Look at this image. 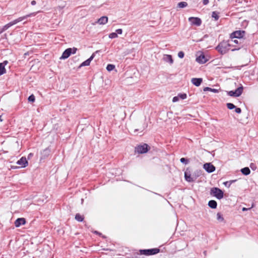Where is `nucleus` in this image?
<instances>
[{
  "label": "nucleus",
  "mask_w": 258,
  "mask_h": 258,
  "mask_svg": "<svg viewBox=\"0 0 258 258\" xmlns=\"http://www.w3.org/2000/svg\"><path fill=\"white\" fill-rule=\"evenodd\" d=\"M235 46L228 41H223L216 46V49L221 54H224L229 51L230 47Z\"/></svg>",
  "instance_id": "f257e3e1"
},
{
  "label": "nucleus",
  "mask_w": 258,
  "mask_h": 258,
  "mask_svg": "<svg viewBox=\"0 0 258 258\" xmlns=\"http://www.w3.org/2000/svg\"><path fill=\"white\" fill-rule=\"evenodd\" d=\"M35 15H36L35 13H30L28 15H27L26 16H24L23 17H19V18L9 23L8 24L5 25L3 28L2 31H4L7 30L9 28L12 26L13 25L16 24L18 22H20L27 19L28 17L34 16Z\"/></svg>",
  "instance_id": "f03ea898"
},
{
  "label": "nucleus",
  "mask_w": 258,
  "mask_h": 258,
  "mask_svg": "<svg viewBox=\"0 0 258 258\" xmlns=\"http://www.w3.org/2000/svg\"><path fill=\"white\" fill-rule=\"evenodd\" d=\"M211 194L218 199H221L223 198V192L217 187H213L211 189Z\"/></svg>",
  "instance_id": "7ed1b4c3"
},
{
  "label": "nucleus",
  "mask_w": 258,
  "mask_h": 258,
  "mask_svg": "<svg viewBox=\"0 0 258 258\" xmlns=\"http://www.w3.org/2000/svg\"><path fill=\"white\" fill-rule=\"evenodd\" d=\"M148 151V146L146 144L140 145L135 148V152L139 154H144Z\"/></svg>",
  "instance_id": "20e7f679"
},
{
  "label": "nucleus",
  "mask_w": 258,
  "mask_h": 258,
  "mask_svg": "<svg viewBox=\"0 0 258 258\" xmlns=\"http://www.w3.org/2000/svg\"><path fill=\"white\" fill-rule=\"evenodd\" d=\"M243 92V87L241 86L236 89L235 91H230L227 92V94L230 96L239 97Z\"/></svg>",
  "instance_id": "39448f33"
},
{
  "label": "nucleus",
  "mask_w": 258,
  "mask_h": 258,
  "mask_svg": "<svg viewBox=\"0 0 258 258\" xmlns=\"http://www.w3.org/2000/svg\"><path fill=\"white\" fill-rule=\"evenodd\" d=\"M160 250L159 248H152L149 249H144L141 250L140 252L142 254H145L147 255H150L155 254L159 252Z\"/></svg>",
  "instance_id": "423d86ee"
},
{
  "label": "nucleus",
  "mask_w": 258,
  "mask_h": 258,
  "mask_svg": "<svg viewBox=\"0 0 258 258\" xmlns=\"http://www.w3.org/2000/svg\"><path fill=\"white\" fill-rule=\"evenodd\" d=\"M185 179L188 182H193L195 181V178L193 177L192 174H190V171L187 168L184 172Z\"/></svg>",
  "instance_id": "0eeeda50"
},
{
  "label": "nucleus",
  "mask_w": 258,
  "mask_h": 258,
  "mask_svg": "<svg viewBox=\"0 0 258 258\" xmlns=\"http://www.w3.org/2000/svg\"><path fill=\"white\" fill-rule=\"evenodd\" d=\"M203 168L208 173H212L215 170V166L211 163L204 164Z\"/></svg>",
  "instance_id": "6e6552de"
},
{
  "label": "nucleus",
  "mask_w": 258,
  "mask_h": 258,
  "mask_svg": "<svg viewBox=\"0 0 258 258\" xmlns=\"http://www.w3.org/2000/svg\"><path fill=\"white\" fill-rule=\"evenodd\" d=\"M188 21L190 22L191 25L199 26L201 25L202 23L201 20L197 17H189Z\"/></svg>",
  "instance_id": "1a4fd4ad"
},
{
  "label": "nucleus",
  "mask_w": 258,
  "mask_h": 258,
  "mask_svg": "<svg viewBox=\"0 0 258 258\" xmlns=\"http://www.w3.org/2000/svg\"><path fill=\"white\" fill-rule=\"evenodd\" d=\"M244 32L242 31H236L230 34V38H241L243 37Z\"/></svg>",
  "instance_id": "9d476101"
},
{
  "label": "nucleus",
  "mask_w": 258,
  "mask_h": 258,
  "mask_svg": "<svg viewBox=\"0 0 258 258\" xmlns=\"http://www.w3.org/2000/svg\"><path fill=\"white\" fill-rule=\"evenodd\" d=\"M71 52H72L71 48H69L66 49L62 53V54L61 56V57H60V59H64L68 58L71 54Z\"/></svg>",
  "instance_id": "9b49d317"
},
{
  "label": "nucleus",
  "mask_w": 258,
  "mask_h": 258,
  "mask_svg": "<svg viewBox=\"0 0 258 258\" xmlns=\"http://www.w3.org/2000/svg\"><path fill=\"white\" fill-rule=\"evenodd\" d=\"M17 164L20 165L21 167H25L28 165V161L25 157H22L17 162Z\"/></svg>",
  "instance_id": "f8f14e48"
},
{
  "label": "nucleus",
  "mask_w": 258,
  "mask_h": 258,
  "mask_svg": "<svg viewBox=\"0 0 258 258\" xmlns=\"http://www.w3.org/2000/svg\"><path fill=\"white\" fill-rule=\"evenodd\" d=\"M26 221L24 218H18L15 222V226L16 227H19L21 225H24Z\"/></svg>",
  "instance_id": "ddd939ff"
},
{
  "label": "nucleus",
  "mask_w": 258,
  "mask_h": 258,
  "mask_svg": "<svg viewBox=\"0 0 258 258\" xmlns=\"http://www.w3.org/2000/svg\"><path fill=\"white\" fill-rule=\"evenodd\" d=\"M164 61L169 62L170 64H172L173 62V59L171 55L164 54L163 57Z\"/></svg>",
  "instance_id": "4468645a"
},
{
  "label": "nucleus",
  "mask_w": 258,
  "mask_h": 258,
  "mask_svg": "<svg viewBox=\"0 0 258 258\" xmlns=\"http://www.w3.org/2000/svg\"><path fill=\"white\" fill-rule=\"evenodd\" d=\"M108 22V18L106 16H102L100 18H99L97 23L100 25H104L106 24Z\"/></svg>",
  "instance_id": "2eb2a0df"
},
{
  "label": "nucleus",
  "mask_w": 258,
  "mask_h": 258,
  "mask_svg": "<svg viewBox=\"0 0 258 258\" xmlns=\"http://www.w3.org/2000/svg\"><path fill=\"white\" fill-rule=\"evenodd\" d=\"M202 78H192L191 80V83L196 86H199L202 82Z\"/></svg>",
  "instance_id": "dca6fc26"
},
{
  "label": "nucleus",
  "mask_w": 258,
  "mask_h": 258,
  "mask_svg": "<svg viewBox=\"0 0 258 258\" xmlns=\"http://www.w3.org/2000/svg\"><path fill=\"white\" fill-rule=\"evenodd\" d=\"M95 56L94 53L92 54V55L90 56L89 58L84 61L83 63H81V67L83 66H88L90 65V63L92 60L94 58Z\"/></svg>",
  "instance_id": "f3484780"
},
{
  "label": "nucleus",
  "mask_w": 258,
  "mask_h": 258,
  "mask_svg": "<svg viewBox=\"0 0 258 258\" xmlns=\"http://www.w3.org/2000/svg\"><path fill=\"white\" fill-rule=\"evenodd\" d=\"M196 60L197 61L200 63H204L207 61L205 55L202 54L199 56L198 57H197Z\"/></svg>",
  "instance_id": "a211bd4d"
},
{
  "label": "nucleus",
  "mask_w": 258,
  "mask_h": 258,
  "mask_svg": "<svg viewBox=\"0 0 258 258\" xmlns=\"http://www.w3.org/2000/svg\"><path fill=\"white\" fill-rule=\"evenodd\" d=\"M208 206L212 209H215L217 207V204L215 201L211 200L208 203Z\"/></svg>",
  "instance_id": "6ab92c4d"
},
{
  "label": "nucleus",
  "mask_w": 258,
  "mask_h": 258,
  "mask_svg": "<svg viewBox=\"0 0 258 258\" xmlns=\"http://www.w3.org/2000/svg\"><path fill=\"white\" fill-rule=\"evenodd\" d=\"M241 171L244 175H247L250 174V171L248 167H244L241 169Z\"/></svg>",
  "instance_id": "aec40b11"
},
{
  "label": "nucleus",
  "mask_w": 258,
  "mask_h": 258,
  "mask_svg": "<svg viewBox=\"0 0 258 258\" xmlns=\"http://www.w3.org/2000/svg\"><path fill=\"white\" fill-rule=\"evenodd\" d=\"M201 174H202L201 171L197 170L195 171L192 173V176H193V177L195 178V180H196L197 179V178L201 175Z\"/></svg>",
  "instance_id": "412c9836"
},
{
  "label": "nucleus",
  "mask_w": 258,
  "mask_h": 258,
  "mask_svg": "<svg viewBox=\"0 0 258 258\" xmlns=\"http://www.w3.org/2000/svg\"><path fill=\"white\" fill-rule=\"evenodd\" d=\"M187 6V4L186 2H180L177 5V7L179 8H184Z\"/></svg>",
  "instance_id": "4be33fe9"
},
{
  "label": "nucleus",
  "mask_w": 258,
  "mask_h": 258,
  "mask_svg": "<svg viewBox=\"0 0 258 258\" xmlns=\"http://www.w3.org/2000/svg\"><path fill=\"white\" fill-rule=\"evenodd\" d=\"M6 71L4 68V63H0V76L6 73Z\"/></svg>",
  "instance_id": "5701e85b"
},
{
  "label": "nucleus",
  "mask_w": 258,
  "mask_h": 258,
  "mask_svg": "<svg viewBox=\"0 0 258 258\" xmlns=\"http://www.w3.org/2000/svg\"><path fill=\"white\" fill-rule=\"evenodd\" d=\"M217 219L220 222H223L224 221V219L220 213L217 214Z\"/></svg>",
  "instance_id": "b1692460"
},
{
  "label": "nucleus",
  "mask_w": 258,
  "mask_h": 258,
  "mask_svg": "<svg viewBox=\"0 0 258 258\" xmlns=\"http://www.w3.org/2000/svg\"><path fill=\"white\" fill-rule=\"evenodd\" d=\"M204 91H210L213 92L214 93H218L219 92L218 90H217V89H212V88H211L209 87L205 88L204 89Z\"/></svg>",
  "instance_id": "393cba45"
},
{
  "label": "nucleus",
  "mask_w": 258,
  "mask_h": 258,
  "mask_svg": "<svg viewBox=\"0 0 258 258\" xmlns=\"http://www.w3.org/2000/svg\"><path fill=\"white\" fill-rule=\"evenodd\" d=\"M75 219H76V220H77V221H78L79 222H82L84 218L80 214H77L75 216Z\"/></svg>",
  "instance_id": "a878e982"
},
{
  "label": "nucleus",
  "mask_w": 258,
  "mask_h": 258,
  "mask_svg": "<svg viewBox=\"0 0 258 258\" xmlns=\"http://www.w3.org/2000/svg\"><path fill=\"white\" fill-rule=\"evenodd\" d=\"M115 66L113 64H109L106 67V69L108 71L110 72L114 69Z\"/></svg>",
  "instance_id": "bb28decb"
},
{
  "label": "nucleus",
  "mask_w": 258,
  "mask_h": 258,
  "mask_svg": "<svg viewBox=\"0 0 258 258\" xmlns=\"http://www.w3.org/2000/svg\"><path fill=\"white\" fill-rule=\"evenodd\" d=\"M227 107L229 109H230V110L236 108V106L233 104H232L231 103H228L227 104Z\"/></svg>",
  "instance_id": "cd10ccee"
},
{
  "label": "nucleus",
  "mask_w": 258,
  "mask_h": 258,
  "mask_svg": "<svg viewBox=\"0 0 258 258\" xmlns=\"http://www.w3.org/2000/svg\"><path fill=\"white\" fill-rule=\"evenodd\" d=\"M212 17L214 18L215 20H217L219 19L218 14L216 12H213L212 13Z\"/></svg>",
  "instance_id": "c85d7f7f"
},
{
  "label": "nucleus",
  "mask_w": 258,
  "mask_h": 258,
  "mask_svg": "<svg viewBox=\"0 0 258 258\" xmlns=\"http://www.w3.org/2000/svg\"><path fill=\"white\" fill-rule=\"evenodd\" d=\"M118 37L117 34L115 32H112L109 35V37L111 39L115 38Z\"/></svg>",
  "instance_id": "c756f323"
},
{
  "label": "nucleus",
  "mask_w": 258,
  "mask_h": 258,
  "mask_svg": "<svg viewBox=\"0 0 258 258\" xmlns=\"http://www.w3.org/2000/svg\"><path fill=\"white\" fill-rule=\"evenodd\" d=\"M178 95L179 98H180L181 99H185L187 97V95L185 93L179 94Z\"/></svg>",
  "instance_id": "7c9ffc66"
},
{
  "label": "nucleus",
  "mask_w": 258,
  "mask_h": 258,
  "mask_svg": "<svg viewBox=\"0 0 258 258\" xmlns=\"http://www.w3.org/2000/svg\"><path fill=\"white\" fill-rule=\"evenodd\" d=\"M228 41L231 43V44H233V45H234V44H238L239 43L237 40H233V39H231V40H228Z\"/></svg>",
  "instance_id": "2f4dec72"
},
{
  "label": "nucleus",
  "mask_w": 258,
  "mask_h": 258,
  "mask_svg": "<svg viewBox=\"0 0 258 258\" xmlns=\"http://www.w3.org/2000/svg\"><path fill=\"white\" fill-rule=\"evenodd\" d=\"M180 161L181 163H183L185 164H187L188 163V160H187V159H185L184 158H181L180 159Z\"/></svg>",
  "instance_id": "473e14b6"
},
{
  "label": "nucleus",
  "mask_w": 258,
  "mask_h": 258,
  "mask_svg": "<svg viewBox=\"0 0 258 258\" xmlns=\"http://www.w3.org/2000/svg\"><path fill=\"white\" fill-rule=\"evenodd\" d=\"M35 96L33 95H30L28 98V100L29 102H33L35 101Z\"/></svg>",
  "instance_id": "72a5a7b5"
},
{
  "label": "nucleus",
  "mask_w": 258,
  "mask_h": 258,
  "mask_svg": "<svg viewBox=\"0 0 258 258\" xmlns=\"http://www.w3.org/2000/svg\"><path fill=\"white\" fill-rule=\"evenodd\" d=\"M184 56V53L183 51H180L178 53V56L180 58H182Z\"/></svg>",
  "instance_id": "f704fd0d"
},
{
  "label": "nucleus",
  "mask_w": 258,
  "mask_h": 258,
  "mask_svg": "<svg viewBox=\"0 0 258 258\" xmlns=\"http://www.w3.org/2000/svg\"><path fill=\"white\" fill-rule=\"evenodd\" d=\"M179 97L178 95L177 96H175L173 98L172 101L173 102H176L179 100Z\"/></svg>",
  "instance_id": "c9c22d12"
},
{
  "label": "nucleus",
  "mask_w": 258,
  "mask_h": 258,
  "mask_svg": "<svg viewBox=\"0 0 258 258\" xmlns=\"http://www.w3.org/2000/svg\"><path fill=\"white\" fill-rule=\"evenodd\" d=\"M250 167L253 170H254L256 169V165L254 163H251L250 165Z\"/></svg>",
  "instance_id": "e433bc0d"
},
{
  "label": "nucleus",
  "mask_w": 258,
  "mask_h": 258,
  "mask_svg": "<svg viewBox=\"0 0 258 258\" xmlns=\"http://www.w3.org/2000/svg\"><path fill=\"white\" fill-rule=\"evenodd\" d=\"M71 50H72L71 54H75L76 52L77 49L75 47H73V48H71Z\"/></svg>",
  "instance_id": "4c0bfd02"
},
{
  "label": "nucleus",
  "mask_w": 258,
  "mask_h": 258,
  "mask_svg": "<svg viewBox=\"0 0 258 258\" xmlns=\"http://www.w3.org/2000/svg\"><path fill=\"white\" fill-rule=\"evenodd\" d=\"M235 108V111L237 113H240L241 112V110L240 108Z\"/></svg>",
  "instance_id": "58836bf2"
},
{
  "label": "nucleus",
  "mask_w": 258,
  "mask_h": 258,
  "mask_svg": "<svg viewBox=\"0 0 258 258\" xmlns=\"http://www.w3.org/2000/svg\"><path fill=\"white\" fill-rule=\"evenodd\" d=\"M116 33L119 34H121L122 33V30L121 29H118L116 30Z\"/></svg>",
  "instance_id": "ea45409f"
},
{
  "label": "nucleus",
  "mask_w": 258,
  "mask_h": 258,
  "mask_svg": "<svg viewBox=\"0 0 258 258\" xmlns=\"http://www.w3.org/2000/svg\"><path fill=\"white\" fill-rule=\"evenodd\" d=\"M209 0H203V3L204 5H207L209 3Z\"/></svg>",
  "instance_id": "a19ab883"
},
{
  "label": "nucleus",
  "mask_w": 258,
  "mask_h": 258,
  "mask_svg": "<svg viewBox=\"0 0 258 258\" xmlns=\"http://www.w3.org/2000/svg\"><path fill=\"white\" fill-rule=\"evenodd\" d=\"M31 5H33V6H34L36 5V2L35 1H32L31 3Z\"/></svg>",
  "instance_id": "79ce46f5"
},
{
  "label": "nucleus",
  "mask_w": 258,
  "mask_h": 258,
  "mask_svg": "<svg viewBox=\"0 0 258 258\" xmlns=\"http://www.w3.org/2000/svg\"><path fill=\"white\" fill-rule=\"evenodd\" d=\"M250 209H251V208H242V211H247L248 210H249Z\"/></svg>",
  "instance_id": "37998d69"
},
{
  "label": "nucleus",
  "mask_w": 258,
  "mask_h": 258,
  "mask_svg": "<svg viewBox=\"0 0 258 258\" xmlns=\"http://www.w3.org/2000/svg\"><path fill=\"white\" fill-rule=\"evenodd\" d=\"M240 48V47H238V48H235L232 49V51H235V50H239Z\"/></svg>",
  "instance_id": "c03bdc74"
},
{
  "label": "nucleus",
  "mask_w": 258,
  "mask_h": 258,
  "mask_svg": "<svg viewBox=\"0 0 258 258\" xmlns=\"http://www.w3.org/2000/svg\"><path fill=\"white\" fill-rule=\"evenodd\" d=\"M2 63H4V67H5V66L8 63V61H4Z\"/></svg>",
  "instance_id": "a18cd8bd"
},
{
  "label": "nucleus",
  "mask_w": 258,
  "mask_h": 258,
  "mask_svg": "<svg viewBox=\"0 0 258 258\" xmlns=\"http://www.w3.org/2000/svg\"><path fill=\"white\" fill-rule=\"evenodd\" d=\"M29 156H29H32V154H31H31H30L29 155V156Z\"/></svg>",
  "instance_id": "49530a36"
},
{
  "label": "nucleus",
  "mask_w": 258,
  "mask_h": 258,
  "mask_svg": "<svg viewBox=\"0 0 258 258\" xmlns=\"http://www.w3.org/2000/svg\"><path fill=\"white\" fill-rule=\"evenodd\" d=\"M95 233H97V234L98 233V232L97 231H95Z\"/></svg>",
  "instance_id": "de8ad7c7"
}]
</instances>
